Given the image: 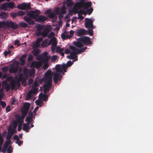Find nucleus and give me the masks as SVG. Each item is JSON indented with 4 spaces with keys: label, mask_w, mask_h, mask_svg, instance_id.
Listing matches in <instances>:
<instances>
[{
    "label": "nucleus",
    "mask_w": 153,
    "mask_h": 153,
    "mask_svg": "<svg viewBox=\"0 0 153 153\" xmlns=\"http://www.w3.org/2000/svg\"><path fill=\"white\" fill-rule=\"evenodd\" d=\"M77 59H75L72 62L68 61L67 65L63 64L60 65H56L54 70H55V72H53L52 73L51 70H48L45 74V77L44 79L46 83L43 87L44 91L45 93L48 92L49 88L51 86V82L52 80V76L53 74V80L55 83L60 80L62 77V74L63 75L64 73L66 72V70L67 68L70 66L75 61H76Z\"/></svg>",
    "instance_id": "obj_1"
},
{
    "label": "nucleus",
    "mask_w": 153,
    "mask_h": 153,
    "mask_svg": "<svg viewBox=\"0 0 153 153\" xmlns=\"http://www.w3.org/2000/svg\"><path fill=\"white\" fill-rule=\"evenodd\" d=\"M24 118L19 117L16 121H14L13 122L12 125L11 126L10 128L8 129V134L11 136L14 133H16V130L17 123H19L18 130L20 131L21 130L22 124L23 122Z\"/></svg>",
    "instance_id": "obj_2"
},
{
    "label": "nucleus",
    "mask_w": 153,
    "mask_h": 153,
    "mask_svg": "<svg viewBox=\"0 0 153 153\" xmlns=\"http://www.w3.org/2000/svg\"><path fill=\"white\" fill-rule=\"evenodd\" d=\"M86 49V48H84L79 50L74 47L71 46L70 47V49H66L65 51V53L66 54L70 53V55L67 56V58L74 59L76 57V54L84 52Z\"/></svg>",
    "instance_id": "obj_3"
},
{
    "label": "nucleus",
    "mask_w": 153,
    "mask_h": 153,
    "mask_svg": "<svg viewBox=\"0 0 153 153\" xmlns=\"http://www.w3.org/2000/svg\"><path fill=\"white\" fill-rule=\"evenodd\" d=\"M40 14V11L39 10L32 11L29 13L30 17L32 19H34L38 22L44 21L47 19V18L43 16H39V15Z\"/></svg>",
    "instance_id": "obj_4"
},
{
    "label": "nucleus",
    "mask_w": 153,
    "mask_h": 153,
    "mask_svg": "<svg viewBox=\"0 0 153 153\" xmlns=\"http://www.w3.org/2000/svg\"><path fill=\"white\" fill-rule=\"evenodd\" d=\"M90 44L91 42L89 38L86 36L80 38L79 41L74 42V44L78 48L82 47L83 45V44L88 45Z\"/></svg>",
    "instance_id": "obj_5"
},
{
    "label": "nucleus",
    "mask_w": 153,
    "mask_h": 153,
    "mask_svg": "<svg viewBox=\"0 0 153 153\" xmlns=\"http://www.w3.org/2000/svg\"><path fill=\"white\" fill-rule=\"evenodd\" d=\"M65 7H63L61 10L59 8H56L55 9L54 13H52L49 15V17L53 19H56V16L55 14H58L60 15L59 16V18L60 19L62 17V15H63L65 14Z\"/></svg>",
    "instance_id": "obj_6"
},
{
    "label": "nucleus",
    "mask_w": 153,
    "mask_h": 153,
    "mask_svg": "<svg viewBox=\"0 0 153 153\" xmlns=\"http://www.w3.org/2000/svg\"><path fill=\"white\" fill-rule=\"evenodd\" d=\"M48 98V96L46 94H40L39 95V99L36 100L35 102L37 105H39L40 107L42 106L43 105V102L42 101V99L44 101H45Z\"/></svg>",
    "instance_id": "obj_7"
},
{
    "label": "nucleus",
    "mask_w": 153,
    "mask_h": 153,
    "mask_svg": "<svg viewBox=\"0 0 153 153\" xmlns=\"http://www.w3.org/2000/svg\"><path fill=\"white\" fill-rule=\"evenodd\" d=\"M38 85V83L37 81H35L34 83V86L33 87L32 90L30 91L28 93L27 96V99H29L32 97L33 94H36L37 93L38 91V88L36 86Z\"/></svg>",
    "instance_id": "obj_8"
},
{
    "label": "nucleus",
    "mask_w": 153,
    "mask_h": 153,
    "mask_svg": "<svg viewBox=\"0 0 153 153\" xmlns=\"http://www.w3.org/2000/svg\"><path fill=\"white\" fill-rule=\"evenodd\" d=\"M0 26L4 27H5L6 26H10L13 28H16L18 26V25L10 21L9 22H0Z\"/></svg>",
    "instance_id": "obj_9"
},
{
    "label": "nucleus",
    "mask_w": 153,
    "mask_h": 153,
    "mask_svg": "<svg viewBox=\"0 0 153 153\" xmlns=\"http://www.w3.org/2000/svg\"><path fill=\"white\" fill-rule=\"evenodd\" d=\"M50 58V56L47 52H44L40 56L39 59L42 62H48Z\"/></svg>",
    "instance_id": "obj_10"
},
{
    "label": "nucleus",
    "mask_w": 153,
    "mask_h": 153,
    "mask_svg": "<svg viewBox=\"0 0 153 153\" xmlns=\"http://www.w3.org/2000/svg\"><path fill=\"white\" fill-rule=\"evenodd\" d=\"M30 104L28 103H25L24 104L23 107L22 109V117L24 118L26 115L28 108L30 106Z\"/></svg>",
    "instance_id": "obj_11"
},
{
    "label": "nucleus",
    "mask_w": 153,
    "mask_h": 153,
    "mask_svg": "<svg viewBox=\"0 0 153 153\" xmlns=\"http://www.w3.org/2000/svg\"><path fill=\"white\" fill-rule=\"evenodd\" d=\"M14 3L13 2H10L8 3H5L2 4L0 6V8L4 10H6L8 7L13 8L14 7Z\"/></svg>",
    "instance_id": "obj_12"
},
{
    "label": "nucleus",
    "mask_w": 153,
    "mask_h": 153,
    "mask_svg": "<svg viewBox=\"0 0 153 153\" xmlns=\"http://www.w3.org/2000/svg\"><path fill=\"white\" fill-rule=\"evenodd\" d=\"M91 19L86 18L85 19V26L87 28H93V22L94 21Z\"/></svg>",
    "instance_id": "obj_13"
},
{
    "label": "nucleus",
    "mask_w": 153,
    "mask_h": 153,
    "mask_svg": "<svg viewBox=\"0 0 153 153\" xmlns=\"http://www.w3.org/2000/svg\"><path fill=\"white\" fill-rule=\"evenodd\" d=\"M57 43V42L55 37L52 38L48 43L49 45H52V50L53 52H54L55 50Z\"/></svg>",
    "instance_id": "obj_14"
},
{
    "label": "nucleus",
    "mask_w": 153,
    "mask_h": 153,
    "mask_svg": "<svg viewBox=\"0 0 153 153\" xmlns=\"http://www.w3.org/2000/svg\"><path fill=\"white\" fill-rule=\"evenodd\" d=\"M10 143L11 141L10 138L7 137V141L5 142L4 146L1 150L2 152H4L6 151L8 145Z\"/></svg>",
    "instance_id": "obj_15"
},
{
    "label": "nucleus",
    "mask_w": 153,
    "mask_h": 153,
    "mask_svg": "<svg viewBox=\"0 0 153 153\" xmlns=\"http://www.w3.org/2000/svg\"><path fill=\"white\" fill-rule=\"evenodd\" d=\"M17 7L19 9H25L30 8V5L29 3H24L18 5Z\"/></svg>",
    "instance_id": "obj_16"
},
{
    "label": "nucleus",
    "mask_w": 153,
    "mask_h": 153,
    "mask_svg": "<svg viewBox=\"0 0 153 153\" xmlns=\"http://www.w3.org/2000/svg\"><path fill=\"white\" fill-rule=\"evenodd\" d=\"M42 65V62H34L31 65V67H35L38 68Z\"/></svg>",
    "instance_id": "obj_17"
},
{
    "label": "nucleus",
    "mask_w": 153,
    "mask_h": 153,
    "mask_svg": "<svg viewBox=\"0 0 153 153\" xmlns=\"http://www.w3.org/2000/svg\"><path fill=\"white\" fill-rule=\"evenodd\" d=\"M93 10V9L92 8H90V9L87 10V11H84L83 10H80V12L81 14H83L85 16L87 14V13H88V14L90 15Z\"/></svg>",
    "instance_id": "obj_18"
},
{
    "label": "nucleus",
    "mask_w": 153,
    "mask_h": 153,
    "mask_svg": "<svg viewBox=\"0 0 153 153\" xmlns=\"http://www.w3.org/2000/svg\"><path fill=\"white\" fill-rule=\"evenodd\" d=\"M42 38H40L37 39L33 45V46L35 47H37L39 46L40 42L42 40Z\"/></svg>",
    "instance_id": "obj_19"
},
{
    "label": "nucleus",
    "mask_w": 153,
    "mask_h": 153,
    "mask_svg": "<svg viewBox=\"0 0 153 153\" xmlns=\"http://www.w3.org/2000/svg\"><path fill=\"white\" fill-rule=\"evenodd\" d=\"M87 32L86 30L83 29L79 30L77 31V33L79 36H80L84 34H87Z\"/></svg>",
    "instance_id": "obj_20"
},
{
    "label": "nucleus",
    "mask_w": 153,
    "mask_h": 153,
    "mask_svg": "<svg viewBox=\"0 0 153 153\" xmlns=\"http://www.w3.org/2000/svg\"><path fill=\"white\" fill-rule=\"evenodd\" d=\"M30 128L29 126V124L27 123V124H24L23 125V129L24 131H26V132H28V130Z\"/></svg>",
    "instance_id": "obj_21"
},
{
    "label": "nucleus",
    "mask_w": 153,
    "mask_h": 153,
    "mask_svg": "<svg viewBox=\"0 0 153 153\" xmlns=\"http://www.w3.org/2000/svg\"><path fill=\"white\" fill-rule=\"evenodd\" d=\"M33 115L32 113L30 114L28 117L26 118V121L27 123L29 124V123L32 121Z\"/></svg>",
    "instance_id": "obj_22"
},
{
    "label": "nucleus",
    "mask_w": 153,
    "mask_h": 153,
    "mask_svg": "<svg viewBox=\"0 0 153 153\" xmlns=\"http://www.w3.org/2000/svg\"><path fill=\"white\" fill-rule=\"evenodd\" d=\"M49 30H48L47 28L46 29L44 30L43 32L41 33H38V35H42L43 36H47Z\"/></svg>",
    "instance_id": "obj_23"
},
{
    "label": "nucleus",
    "mask_w": 153,
    "mask_h": 153,
    "mask_svg": "<svg viewBox=\"0 0 153 153\" xmlns=\"http://www.w3.org/2000/svg\"><path fill=\"white\" fill-rule=\"evenodd\" d=\"M24 19L26 22H27L28 23L30 24H32L34 23V21L29 18L27 17H25Z\"/></svg>",
    "instance_id": "obj_24"
},
{
    "label": "nucleus",
    "mask_w": 153,
    "mask_h": 153,
    "mask_svg": "<svg viewBox=\"0 0 153 153\" xmlns=\"http://www.w3.org/2000/svg\"><path fill=\"white\" fill-rule=\"evenodd\" d=\"M2 86L3 87L6 88L7 90H9L10 88V85L7 84L5 81H3L2 82Z\"/></svg>",
    "instance_id": "obj_25"
},
{
    "label": "nucleus",
    "mask_w": 153,
    "mask_h": 153,
    "mask_svg": "<svg viewBox=\"0 0 153 153\" xmlns=\"http://www.w3.org/2000/svg\"><path fill=\"white\" fill-rule=\"evenodd\" d=\"M8 16V15L7 13L2 12L0 14V17L2 18H7Z\"/></svg>",
    "instance_id": "obj_26"
},
{
    "label": "nucleus",
    "mask_w": 153,
    "mask_h": 153,
    "mask_svg": "<svg viewBox=\"0 0 153 153\" xmlns=\"http://www.w3.org/2000/svg\"><path fill=\"white\" fill-rule=\"evenodd\" d=\"M17 71V68H15L14 67H12L10 68V73H15Z\"/></svg>",
    "instance_id": "obj_27"
},
{
    "label": "nucleus",
    "mask_w": 153,
    "mask_h": 153,
    "mask_svg": "<svg viewBox=\"0 0 153 153\" xmlns=\"http://www.w3.org/2000/svg\"><path fill=\"white\" fill-rule=\"evenodd\" d=\"M43 63H44V65L43 66V68L44 69H47L49 66V64L48 62H42Z\"/></svg>",
    "instance_id": "obj_28"
},
{
    "label": "nucleus",
    "mask_w": 153,
    "mask_h": 153,
    "mask_svg": "<svg viewBox=\"0 0 153 153\" xmlns=\"http://www.w3.org/2000/svg\"><path fill=\"white\" fill-rule=\"evenodd\" d=\"M3 139L1 136V134H0V151L1 149V145L3 143Z\"/></svg>",
    "instance_id": "obj_29"
},
{
    "label": "nucleus",
    "mask_w": 153,
    "mask_h": 153,
    "mask_svg": "<svg viewBox=\"0 0 153 153\" xmlns=\"http://www.w3.org/2000/svg\"><path fill=\"white\" fill-rule=\"evenodd\" d=\"M13 148L11 146H9L7 149V152L8 153H11L13 151Z\"/></svg>",
    "instance_id": "obj_30"
},
{
    "label": "nucleus",
    "mask_w": 153,
    "mask_h": 153,
    "mask_svg": "<svg viewBox=\"0 0 153 153\" xmlns=\"http://www.w3.org/2000/svg\"><path fill=\"white\" fill-rule=\"evenodd\" d=\"M62 38L63 39H65L66 37H68V36L67 35V34L66 32H64V33L62 34L61 35Z\"/></svg>",
    "instance_id": "obj_31"
},
{
    "label": "nucleus",
    "mask_w": 153,
    "mask_h": 153,
    "mask_svg": "<svg viewBox=\"0 0 153 153\" xmlns=\"http://www.w3.org/2000/svg\"><path fill=\"white\" fill-rule=\"evenodd\" d=\"M63 49L62 48H60L59 47H57L56 49V52H60L62 51H63Z\"/></svg>",
    "instance_id": "obj_32"
},
{
    "label": "nucleus",
    "mask_w": 153,
    "mask_h": 153,
    "mask_svg": "<svg viewBox=\"0 0 153 153\" xmlns=\"http://www.w3.org/2000/svg\"><path fill=\"white\" fill-rule=\"evenodd\" d=\"M84 4L86 7L88 8L91 5V3L90 2H87L86 3H85Z\"/></svg>",
    "instance_id": "obj_33"
},
{
    "label": "nucleus",
    "mask_w": 153,
    "mask_h": 153,
    "mask_svg": "<svg viewBox=\"0 0 153 153\" xmlns=\"http://www.w3.org/2000/svg\"><path fill=\"white\" fill-rule=\"evenodd\" d=\"M48 42V40L47 39L45 40L42 43V46L44 47L47 45Z\"/></svg>",
    "instance_id": "obj_34"
},
{
    "label": "nucleus",
    "mask_w": 153,
    "mask_h": 153,
    "mask_svg": "<svg viewBox=\"0 0 153 153\" xmlns=\"http://www.w3.org/2000/svg\"><path fill=\"white\" fill-rule=\"evenodd\" d=\"M87 32L90 36H91L93 35V31L92 30H88Z\"/></svg>",
    "instance_id": "obj_35"
},
{
    "label": "nucleus",
    "mask_w": 153,
    "mask_h": 153,
    "mask_svg": "<svg viewBox=\"0 0 153 153\" xmlns=\"http://www.w3.org/2000/svg\"><path fill=\"white\" fill-rule=\"evenodd\" d=\"M15 143L18 144V145L19 146L20 145H21L23 143L22 141L19 140H16L15 141Z\"/></svg>",
    "instance_id": "obj_36"
},
{
    "label": "nucleus",
    "mask_w": 153,
    "mask_h": 153,
    "mask_svg": "<svg viewBox=\"0 0 153 153\" xmlns=\"http://www.w3.org/2000/svg\"><path fill=\"white\" fill-rule=\"evenodd\" d=\"M57 57L56 55H54L51 58V60L52 61H55L56 59H57Z\"/></svg>",
    "instance_id": "obj_37"
},
{
    "label": "nucleus",
    "mask_w": 153,
    "mask_h": 153,
    "mask_svg": "<svg viewBox=\"0 0 153 153\" xmlns=\"http://www.w3.org/2000/svg\"><path fill=\"white\" fill-rule=\"evenodd\" d=\"M74 31L73 30H71L70 31V36H68V37H67L68 38H70V37H71L74 34Z\"/></svg>",
    "instance_id": "obj_38"
},
{
    "label": "nucleus",
    "mask_w": 153,
    "mask_h": 153,
    "mask_svg": "<svg viewBox=\"0 0 153 153\" xmlns=\"http://www.w3.org/2000/svg\"><path fill=\"white\" fill-rule=\"evenodd\" d=\"M79 14L78 15V18L79 19H84V17H83L82 15V14L81 13H80V12H79Z\"/></svg>",
    "instance_id": "obj_39"
},
{
    "label": "nucleus",
    "mask_w": 153,
    "mask_h": 153,
    "mask_svg": "<svg viewBox=\"0 0 153 153\" xmlns=\"http://www.w3.org/2000/svg\"><path fill=\"white\" fill-rule=\"evenodd\" d=\"M38 50H36V49H34L33 50V53L35 55H36L37 54L38 52Z\"/></svg>",
    "instance_id": "obj_40"
},
{
    "label": "nucleus",
    "mask_w": 153,
    "mask_h": 153,
    "mask_svg": "<svg viewBox=\"0 0 153 153\" xmlns=\"http://www.w3.org/2000/svg\"><path fill=\"white\" fill-rule=\"evenodd\" d=\"M1 105L3 108L6 105V104L3 101H1Z\"/></svg>",
    "instance_id": "obj_41"
},
{
    "label": "nucleus",
    "mask_w": 153,
    "mask_h": 153,
    "mask_svg": "<svg viewBox=\"0 0 153 153\" xmlns=\"http://www.w3.org/2000/svg\"><path fill=\"white\" fill-rule=\"evenodd\" d=\"M19 43V41L16 40L15 41L14 44L15 45H17V46H18L20 45Z\"/></svg>",
    "instance_id": "obj_42"
},
{
    "label": "nucleus",
    "mask_w": 153,
    "mask_h": 153,
    "mask_svg": "<svg viewBox=\"0 0 153 153\" xmlns=\"http://www.w3.org/2000/svg\"><path fill=\"white\" fill-rule=\"evenodd\" d=\"M54 36V33L53 32L51 33L48 36L49 38H51Z\"/></svg>",
    "instance_id": "obj_43"
},
{
    "label": "nucleus",
    "mask_w": 153,
    "mask_h": 153,
    "mask_svg": "<svg viewBox=\"0 0 153 153\" xmlns=\"http://www.w3.org/2000/svg\"><path fill=\"white\" fill-rule=\"evenodd\" d=\"M21 25L23 27H25L27 26V24L25 23H21Z\"/></svg>",
    "instance_id": "obj_44"
},
{
    "label": "nucleus",
    "mask_w": 153,
    "mask_h": 153,
    "mask_svg": "<svg viewBox=\"0 0 153 153\" xmlns=\"http://www.w3.org/2000/svg\"><path fill=\"white\" fill-rule=\"evenodd\" d=\"M14 139L16 140H19L18 136L16 135H14Z\"/></svg>",
    "instance_id": "obj_45"
},
{
    "label": "nucleus",
    "mask_w": 153,
    "mask_h": 153,
    "mask_svg": "<svg viewBox=\"0 0 153 153\" xmlns=\"http://www.w3.org/2000/svg\"><path fill=\"white\" fill-rule=\"evenodd\" d=\"M26 57V55L25 54L20 59V61H22V59H25Z\"/></svg>",
    "instance_id": "obj_46"
},
{
    "label": "nucleus",
    "mask_w": 153,
    "mask_h": 153,
    "mask_svg": "<svg viewBox=\"0 0 153 153\" xmlns=\"http://www.w3.org/2000/svg\"><path fill=\"white\" fill-rule=\"evenodd\" d=\"M10 51H5L4 53V54L5 56H6L7 54H10Z\"/></svg>",
    "instance_id": "obj_47"
},
{
    "label": "nucleus",
    "mask_w": 153,
    "mask_h": 153,
    "mask_svg": "<svg viewBox=\"0 0 153 153\" xmlns=\"http://www.w3.org/2000/svg\"><path fill=\"white\" fill-rule=\"evenodd\" d=\"M10 107L9 106H7V108H6V111L7 112H8L10 111Z\"/></svg>",
    "instance_id": "obj_48"
},
{
    "label": "nucleus",
    "mask_w": 153,
    "mask_h": 153,
    "mask_svg": "<svg viewBox=\"0 0 153 153\" xmlns=\"http://www.w3.org/2000/svg\"><path fill=\"white\" fill-rule=\"evenodd\" d=\"M38 108H39V107H36L35 108L34 111H33V112L34 113H35L36 112V111L38 109Z\"/></svg>",
    "instance_id": "obj_49"
},
{
    "label": "nucleus",
    "mask_w": 153,
    "mask_h": 153,
    "mask_svg": "<svg viewBox=\"0 0 153 153\" xmlns=\"http://www.w3.org/2000/svg\"><path fill=\"white\" fill-rule=\"evenodd\" d=\"M33 58V57L32 56L30 55L29 56L28 58V60H31Z\"/></svg>",
    "instance_id": "obj_50"
},
{
    "label": "nucleus",
    "mask_w": 153,
    "mask_h": 153,
    "mask_svg": "<svg viewBox=\"0 0 153 153\" xmlns=\"http://www.w3.org/2000/svg\"><path fill=\"white\" fill-rule=\"evenodd\" d=\"M25 59H22V61H21V64L22 65H23L25 62Z\"/></svg>",
    "instance_id": "obj_51"
},
{
    "label": "nucleus",
    "mask_w": 153,
    "mask_h": 153,
    "mask_svg": "<svg viewBox=\"0 0 153 153\" xmlns=\"http://www.w3.org/2000/svg\"><path fill=\"white\" fill-rule=\"evenodd\" d=\"M39 27V28L41 29V30H40V31H41L42 30V26L39 25L38 26V28Z\"/></svg>",
    "instance_id": "obj_52"
},
{
    "label": "nucleus",
    "mask_w": 153,
    "mask_h": 153,
    "mask_svg": "<svg viewBox=\"0 0 153 153\" xmlns=\"http://www.w3.org/2000/svg\"><path fill=\"white\" fill-rule=\"evenodd\" d=\"M2 70L4 71H7V69L6 67H4L2 69Z\"/></svg>",
    "instance_id": "obj_53"
},
{
    "label": "nucleus",
    "mask_w": 153,
    "mask_h": 153,
    "mask_svg": "<svg viewBox=\"0 0 153 153\" xmlns=\"http://www.w3.org/2000/svg\"><path fill=\"white\" fill-rule=\"evenodd\" d=\"M24 14V13L23 11L20 12L19 13V14L20 15H23Z\"/></svg>",
    "instance_id": "obj_54"
},
{
    "label": "nucleus",
    "mask_w": 153,
    "mask_h": 153,
    "mask_svg": "<svg viewBox=\"0 0 153 153\" xmlns=\"http://www.w3.org/2000/svg\"><path fill=\"white\" fill-rule=\"evenodd\" d=\"M7 76V75L6 74H5L2 76V79H4L5 78H6Z\"/></svg>",
    "instance_id": "obj_55"
},
{
    "label": "nucleus",
    "mask_w": 153,
    "mask_h": 153,
    "mask_svg": "<svg viewBox=\"0 0 153 153\" xmlns=\"http://www.w3.org/2000/svg\"><path fill=\"white\" fill-rule=\"evenodd\" d=\"M33 82V80L32 79H30L28 83L29 84H30Z\"/></svg>",
    "instance_id": "obj_56"
},
{
    "label": "nucleus",
    "mask_w": 153,
    "mask_h": 153,
    "mask_svg": "<svg viewBox=\"0 0 153 153\" xmlns=\"http://www.w3.org/2000/svg\"><path fill=\"white\" fill-rule=\"evenodd\" d=\"M3 94H0V100L1 99V98L3 97Z\"/></svg>",
    "instance_id": "obj_57"
},
{
    "label": "nucleus",
    "mask_w": 153,
    "mask_h": 153,
    "mask_svg": "<svg viewBox=\"0 0 153 153\" xmlns=\"http://www.w3.org/2000/svg\"><path fill=\"white\" fill-rule=\"evenodd\" d=\"M6 0L7 1H10V0ZM5 1V0H0V3L1 2L4 1Z\"/></svg>",
    "instance_id": "obj_58"
},
{
    "label": "nucleus",
    "mask_w": 153,
    "mask_h": 153,
    "mask_svg": "<svg viewBox=\"0 0 153 153\" xmlns=\"http://www.w3.org/2000/svg\"><path fill=\"white\" fill-rule=\"evenodd\" d=\"M22 134H21L19 135V137H21L22 138Z\"/></svg>",
    "instance_id": "obj_59"
},
{
    "label": "nucleus",
    "mask_w": 153,
    "mask_h": 153,
    "mask_svg": "<svg viewBox=\"0 0 153 153\" xmlns=\"http://www.w3.org/2000/svg\"><path fill=\"white\" fill-rule=\"evenodd\" d=\"M61 54L62 56H63L64 54L63 53H61Z\"/></svg>",
    "instance_id": "obj_60"
},
{
    "label": "nucleus",
    "mask_w": 153,
    "mask_h": 153,
    "mask_svg": "<svg viewBox=\"0 0 153 153\" xmlns=\"http://www.w3.org/2000/svg\"><path fill=\"white\" fill-rule=\"evenodd\" d=\"M2 74L1 72H0V78H1L2 76Z\"/></svg>",
    "instance_id": "obj_61"
},
{
    "label": "nucleus",
    "mask_w": 153,
    "mask_h": 153,
    "mask_svg": "<svg viewBox=\"0 0 153 153\" xmlns=\"http://www.w3.org/2000/svg\"><path fill=\"white\" fill-rule=\"evenodd\" d=\"M14 87V86L13 85H12V88L13 89Z\"/></svg>",
    "instance_id": "obj_62"
},
{
    "label": "nucleus",
    "mask_w": 153,
    "mask_h": 153,
    "mask_svg": "<svg viewBox=\"0 0 153 153\" xmlns=\"http://www.w3.org/2000/svg\"><path fill=\"white\" fill-rule=\"evenodd\" d=\"M13 47V45H11L10 46V48H12Z\"/></svg>",
    "instance_id": "obj_63"
},
{
    "label": "nucleus",
    "mask_w": 153,
    "mask_h": 153,
    "mask_svg": "<svg viewBox=\"0 0 153 153\" xmlns=\"http://www.w3.org/2000/svg\"><path fill=\"white\" fill-rule=\"evenodd\" d=\"M33 126H34V125L33 124H31V127L32 128L33 127Z\"/></svg>",
    "instance_id": "obj_64"
}]
</instances>
